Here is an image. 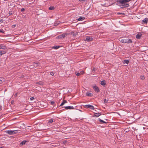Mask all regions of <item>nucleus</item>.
<instances>
[{"mask_svg":"<svg viewBox=\"0 0 148 148\" xmlns=\"http://www.w3.org/2000/svg\"><path fill=\"white\" fill-rule=\"evenodd\" d=\"M130 1V0H119L118 1L121 4H123L124 5H125V7H127L129 5L128 4H125L127 2H128Z\"/></svg>","mask_w":148,"mask_h":148,"instance_id":"obj_1","label":"nucleus"},{"mask_svg":"<svg viewBox=\"0 0 148 148\" xmlns=\"http://www.w3.org/2000/svg\"><path fill=\"white\" fill-rule=\"evenodd\" d=\"M6 133L9 135H12L16 134L17 132L16 130H8L6 131Z\"/></svg>","mask_w":148,"mask_h":148,"instance_id":"obj_2","label":"nucleus"},{"mask_svg":"<svg viewBox=\"0 0 148 148\" xmlns=\"http://www.w3.org/2000/svg\"><path fill=\"white\" fill-rule=\"evenodd\" d=\"M68 35V34L64 33L58 36V37L59 38H62L65 37L66 36Z\"/></svg>","mask_w":148,"mask_h":148,"instance_id":"obj_3","label":"nucleus"},{"mask_svg":"<svg viewBox=\"0 0 148 148\" xmlns=\"http://www.w3.org/2000/svg\"><path fill=\"white\" fill-rule=\"evenodd\" d=\"M85 108H89L91 110H94V108L91 105H86L85 106Z\"/></svg>","mask_w":148,"mask_h":148,"instance_id":"obj_4","label":"nucleus"},{"mask_svg":"<svg viewBox=\"0 0 148 148\" xmlns=\"http://www.w3.org/2000/svg\"><path fill=\"white\" fill-rule=\"evenodd\" d=\"M132 42V40L131 39H125L124 43H129Z\"/></svg>","mask_w":148,"mask_h":148,"instance_id":"obj_5","label":"nucleus"},{"mask_svg":"<svg viewBox=\"0 0 148 148\" xmlns=\"http://www.w3.org/2000/svg\"><path fill=\"white\" fill-rule=\"evenodd\" d=\"M93 88L94 90L97 92H98L99 91V89L98 87L96 86H93Z\"/></svg>","mask_w":148,"mask_h":148,"instance_id":"obj_6","label":"nucleus"},{"mask_svg":"<svg viewBox=\"0 0 148 148\" xmlns=\"http://www.w3.org/2000/svg\"><path fill=\"white\" fill-rule=\"evenodd\" d=\"M85 40L88 41H91L93 40V38L92 37H90V36H87Z\"/></svg>","mask_w":148,"mask_h":148,"instance_id":"obj_7","label":"nucleus"},{"mask_svg":"<svg viewBox=\"0 0 148 148\" xmlns=\"http://www.w3.org/2000/svg\"><path fill=\"white\" fill-rule=\"evenodd\" d=\"M64 108L66 110L74 109V107L73 106H66V107H64Z\"/></svg>","mask_w":148,"mask_h":148,"instance_id":"obj_8","label":"nucleus"},{"mask_svg":"<svg viewBox=\"0 0 148 148\" xmlns=\"http://www.w3.org/2000/svg\"><path fill=\"white\" fill-rule=\"evenodd\" d=\"M142 21L144 24H147L148 22V18H145Z\"/></svg>","mask_w":148,"mask_h":148,"instance_id":"obj_9","label":"nucleus"},{"mask_svg":"<svg viewBox=\"0 0 148 148\" xmlns=\"http://www.w3.org/2000/svg\"><path fill=\"white\" fill-rule=\"evenodd\" d=\"M6 48V47L4 45L2 44L0 45V49H4Z\"/></svg>","mask_w":148,"mask_h":148,"instance_id":"obj_10","label":"nucleus"},{"mask_svg":"<svg viewBox=\"0 0 148 148\" xmlns=\"http://www.w3.org/2000/svg\"><path fill=\"white\" fill-rule=\"evenodd\" d=\"M84 73V71H80L79 72L77 73L76 75L77 76H79L83 74Z\"/></svg>","mask_w":148,"mask_h":148,"instance_id":"obj_11","label":"nucleus"},{"mask_svg":"<svg viewBox=\"0 0 148 148\" xmlns=\"http://www.w3.org/2000/svg\"><path fill=\"white\" fill-rule=\"evenodd\" d=\"M85 18L84 17H80L78 19V21H82Z\"/></svg>","mask_w":148,"mask_h":148,"instance_id":"obj_12","label":"nucleus"},{"mask_svg":"<svg viewBox=\"0 0 148 148\" xmlns=\"http://www.w3.org/2000/svg\"><path fill=\"white\" fill-rule=\"evenodd\" d=\"M129 62V61L126 60H125L123 61V62L124 64H128Z\"/></svg>","mask_w":148,"mask_h":148,"instance_id":"obj_13","label":"nucleus"},{"mask_svg":"<svg viewBox=\"0 0 148 148\" xmlns=\"http://www.w3.org/2000/svg\"><path fill=\"white\" fill-rule=\"evenodd\" d=\"M67 102V101L66 100H63L62 102L61 103L60 105V106H62L65 103Z\"/></svg>","mask_w":148,"mask_h":148,"instance_id":"obj_14","label":"nucleus"},{"mask_svg":"<svg viewBox=\"0 0 148 148\" xmlns=\"http://www.w3.org/2000/svg\"><path fill=\"white\" fill-rule=\"evenodd\" d=\"M6 53V52L4 51H0V55L2 56L3 54Z\"/></svg>","mask_w":148,"mask_h":148,"instance_id":"obj_15","label":"nucleus"},{"mask_svg":"<svg viewBox=\"0 0 148 148\" xmlns=\"http://www.w3.org/2000/svg\"><path fill=\"white\" fill-rule=\"evenodd\" d=\"M86 95L87 96L91 97L92 96V94L89 92H87L86 93Z\"/></svg>","mask_w":148,"mask_h":148,"instance_id":"obj_16","label":"nucleus"},{"mask_svg":"<svg viewBox=\"0 0 148 148\" xmlns=\"http://www.w3.org/2000/svg\"><path fill=\"white\" fill-rule=\"evenodd\" d=\"M141 36V35L140 34H137L136 36V38L138 39H140Z\"/></svg>","mask_w":148,"mask_h":148,"instance_id":"obj_17","label":"nucleus"},{"mask_svg":"<svg viewBox=\"0 0 148 148\" xmlns=\"http://www.w3.org/2000/svg\"><path fill=\"white\" fill-rule=\"evenodd\" d=\"M101 84L102 85L104 86L106 84L105 81V80H103L101 82Z\"/></svg>","mask_w":148,"mask_h":148,"instance_id":"obj_18","label":"nucleus"},{"mask_svg":"<svg viewBox=\"0 0 148 148\" xmlns=\"http://www.w3.org/2000/svg\"><path fill=\"white\" fill-rule=\"evenodd\" d=\"M101 114L99 113H96L95 114L94 116L97 117L100 116Z\"/></svg>","mask_w":148,"mask_h":148,"instance_id":"obj_19","label":"nucleus"},{"mask_svg":"<svg viewBox=\"0 0 148 148\" xmlns=\"http://www.w3.org/2000/svg\"><path fill=\"white\" fill-rule=\"evenodd\" d=\"M26 142V141L25 140L23 141L22 142H21L20 143V145H23L25 144Z\"/></svg>","mask_w":148,"mask_h":148,"instance_id":"obj_20","label":"nucleus"},{"mask_svg":"<svg viewBox=\"0 0 148 148\" xmlns=\"http://www.w3.org/2000/svg\"><path fill=\"white\" fill-rule=\"evenodd\" d=\"M37 84H39L40 85H43V83L42 82H40L36 83Z\"/></svg>","mask_w":148,"mask_h":148,"instance_id":"obj_21","label":"nucleus"},{"mask_svg":"<svg viewBox=\"0 0 148 148\" xmlns=\"http://www.w3.org/2000/svg\"><path fill=\"white\" fill-rule=\"evenodd\" d=\"M140 79L142 80H143L145 79V77L144 75H141L140 77Z\"/></svg>","mask_w":148,"mask_h":148,"instance_id":"obj_22","label":"nucleus"},{"mask_svg":"<svg viewBox=\"0 0 148 148\" xmlns=\"http://www.w3.org/2000/svg\"><path fill=\"white\" fill-rule=\"evenodd\" d=\"M99 121L101 122L102 123H106V122L104 121H103V120H101L100 119H99Z\"/></svg>","mask_w":148,"mask_h":148,"instance_id":"obj_23","label":"nucleus"},{"mask_svg":"<svg viewBox=\"0 0 148 148\" xmlns=\"http://www.w3.org/2000/svg\"><path fill=\"white\" fill-rule=\"evenodd\" d=\"M49 9L50 10H53L54 9V7L53 6H51L49 7Z\"/></svg>","mask_w":148,"mask_h":148,"instance_id":"obj_24","label":"nucleus"},{"mask_svg":"<svg viewBox=\"0 0 148 148\" xmlns=\"http://www.w3.org/2000/svg\"><path fill=\"white\" fill-rule=\"evenodd\" d=\"M53 122V120L52 119H50L49 121V123H51Z\"/></svg>","mask_w":148,"mask_h":148,"instance_id":"obj_25","label":"nucleus"},{"mask_svg":"<svg viewBox=\"0 0 148 148\" xmlns=\"http://www.w3.org/2000/svg\"><path fill=\"white\" fill-rule=\"evenodd\" d=\"M5 81V80L4 79H2V80L0 79V84H2L3 82Z\"/></svg>","mask_w":148,"mask_h":148,"instance_id":"obj_26","label":"nucleus"},{"mask_svg":"<svg viewBox=\"0 0 148 148\" xmlns=\"http://www.w3.org/2000/svg\"><path fill=\"white\" fill-rule=\"evenodd\" d=\"M59 47H60L59 46H56L53 47V48L56 49H58Z\"/></svg>","mask_w":148,"mask_h":148,"instance_id":"obj_27","label":"nucleus"},{"mask_svg":"<svg viewBox=\"0 0 148 148\" xmlns=\"http://www.w3.org/2000/svg\"><path fill=\"white\" fill-rule=\"evenodd\" d=\"M125 39H121L120 40V42L122 43H124Z\"/></svg>","mask_w":148,"mask_h":148,"instance_id":"obj_28","label":"nucleus"},{"mask_svg":"<svg viewBox=\"0 0 148 148\" xmlns=\"http://www.w3.org/2000/svg\"><path fill=\"white\" fill-rule=\"evenodd\" d=\"M104 102L105 103H108V100H107L106 99H105L104 100Z\"/></svg>","mask_w":148,"mask_h":148,"instance_id":"obj_29","label":"nucleus"},{"mask_svg":"<svg viewBox=\"0 0 148 148\" xmlns=\"http://www.w3.org/2000/svg\"><path fill=\"white\" fill-rule=\"evenodd\" d=\"M9 15H12V12L11 11H10L9 12Z\"/></svg>","mask_w":148,"mask_h":148,"instance_id":"obj_30","label":"nucleus"},{"mask_svg":"<svg viewBox=\"0 0 148 148\" xmlns=\"http://www.w3.org/2000/svg\"><path fill=\"white\" fill-rule=\"evenodd\" d=\"M54 73L53 72H51L50 73V74L52 75H54Z\"/></svg>","mask_w":148,"mask_h":148,"instance_id":"obj_31","label":"nucleus"},{"mask_svg":"<svg viewBox=\"0 0 148 148\" xmlns=\"http://www.w3.org/2000/svg\"><path fill=\"white\" fill-rule=\"evenodd\" d=\"M34 97H32L30 98V100L31 101L34 100Z\"/></svg>","mask_w":148,"mask_h":148,"instance_id":"obj_32","label":"nucleus"},{"mask_svg":"<svg viewBox=\"0 0 148 148\" xmlns=\"http://www.w3.org/2000/svg\"><path fill=\"white\" fill-rule=\"evenodd\" d=\"M0 32L3 33H4V31L3 30L0 29Z\"/></svg>","mask_w":148,"mask_h":148,"instance_id":"obj_33","label":"nucleus"},{"mask_svg":"<svg viewBox=\"0 0 148 148\" xmlns=\"http://www.w3.org/2000/svg\"><path fill=\"white\" fill-rule=\"evenodd\" d=\"M25 9L24 8H22L21 9V11L22 12L24 11L25 10Z\"/></svg>","mask_w":148,"mask_h":148,"instance_id":"obj_34","label":"nucleus"},{"mask_svg":"<svg viewBox=\"0 0 148 148\" xmlns=\"http://www.w3.org/2000/svg\"><path fill=\"white\" fill-rule=\"evenodd\" d=\"M51 103L52 105H54L55 103V102L54 101H51Z\"/></svg>","mask_w":148,"mask_h":148,"instance_id":"obj_35","label":"nucleus"},{"mask_svg":"<svg viewBox=\"0 0 148 148\" xmlns=\"http://www.w3.org/2000/svg\"><path fill=\"white\" fill-rule=\"evenodd\" d=\"M85 0H79V1H84Z\"/></svg>","mask_w":148,"mask_h":148,"instance_id":"obj_36","label":"nucleus"},{"mask_svg":"<svg viewBox=\"0 0 148 148\" xmlns=\"http://www.w3.org/2000/svg\"><path fill=\"white\" fill-rule=\"evenodd\" d=\"M118 14H124V13H118Z\"/></svg>","mask_w":148,"mask_h":148,"instance_id":"obj_37","label":"nucleus"},{"mask_svg":"<svg viewBox=\"0 0 148 148\" xmlns=\"http://www.w3.org/2000/svg\"><path fill=\"white\" fill-rule=\"evenodd\" d=\"M14 95H15V96H17V93H16V94H15Z\"/></svg>","mask_w":148,"mask_h":148,"instance_id":"obj_38","label":"nucleus"},{"mask_svg":"<svg viewBox=\"0 0 148 148\" xmlns=\"http://www.w3.org/2000/svg\"><path fill=\"white\" fill-rule=\"evenodd\" d=\"M23 77H24V76L23 75H22L21 76V77L23 78Z\"/></svg>","mask_w":148,"mask_h":148,"instance_id":"obj_39","label":"nucleus"},{"mask_svg":"<svg viewBox=\"0 0 148 148\" xmlns=\"http://www.w3.org/2000/svg\"><path fill=\"white\" fill-rule=\"evenodd\" d=\"M56 23H55V25H56V26L57 25L56 24Z\"/></svg>","mask_w":148,"mask_h":148,"instance_id":"obj_40","label":"nucleus"},{"mask_svg":"<svg viewBox=\"0 0 148 148\" xmlns=\"http://www.w3.org/2000/svg\"><path fill=\"white\" fill-rule=\"evenodd\" d=\"M0 148H3V147H0Z\"/></svg>","mask_w":148,"mask_h":148,"instance_id":"obj_41","label":"nucleus"}]
</instances>
